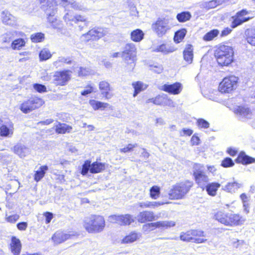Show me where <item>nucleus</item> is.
Wrapping results in <instances>:
<instances>
[{
  "instance_id": "nucleus-7",
  "label": "nucleus",
  "mask_w": 255,
  "mask_h": 255,
  "mask_svg": "<svg viewBox=\"0 0 255 255\" xmlns=\"http://www.w3.org/2000/svg\"><path fill=\"white\" fill-rule=\"evenodd\" d=\"M239 78L234 75L225 77L219 83L218 90L222 94L231 93L238 86Z\"/></svg>"
},
{
  "instance_id": "nucleus-8",
  "label": "nucleus",
  "mask_w": 255,
  "mask_h": 255,
  "mask_svg": "<svg viewBox=\"0 0 255 255\" xmlns=\"http://www.w3.org/2000/svg\"><path fill=\"white\" fill-rule=\"evenodd\" d=\"M44 104V100L37 96H31L23 101L19 106L20 110L24 114H28L40 108Z\"/></svg>"
},
{
  "instance_id": "nucleus-50",
  "label": "nucleus",
  "mask_w": 255,
  "mask_h": 255,
  "mask_svg": "<svg viewBox=\"0 0 255 255\" xmlns=\"http://www.w3.org/2000/svg\"><path fill=\"white\" fill-rule=\"evenodd\" d=\"M197 125L200 128H207L209 127V123L205 120L200 118L197 120Z\"/></svg>"
},
{
  "instance_id": "nucleus-37",
  "label": "nucleus",
  "mask_w": 255,
  "mask_h": 255,
  "mask_svg": "<svg viewBox=\"0 0 255 255\" xmlns=\"http://www.w3.org/2000/svg\"><path fill=\"white\" fill-rule=\"evenodd\" d=\"M149 191V196L152 199H157L160 196V188L157 185L152 186Z\"/></svg>"
},
{
  "instance_id": "nucleus-43",
  "label": "nucleus",
  "mask_w": 255,
  "mask_h": 255,
  "mask_svg": "<svg viewBox=\"0 0 255 255\" xmlns=\"http://www.w3.org/2000/svg\"><path fill=\"white\" fill-rule=\"evenodd\" d=\"M26 147L19 143H17L13 146V152L20 156H24L25 155V150Z\"/></svg>"
},
{
  "instance_id": "nucleus-39",
  "label": "nucleus",
  "mask_w": 255,
  "mask_h": 255,
  "mask_svg": "<svg viewBox=\"0 0 255 255\" xmlns=\"http://www.w3.org/2000/svg\"><path fill=\"white\" fill-rule=\"evenodd\" d=\"M246 34L247 42L251 45L255 46V29H248Z\"/></svg>"
},
{
  "instance_id": "nucleus-12",
  "label": "nucleus",
  "mask_w": 255,
  "mask_h": 255,
  "mask_svg": "<svg viewBox=\"0 0 255 255\" xmlns=\"http://www.w3.org/2000/svg\"><path fill=\"white\" fill-rule=\"evenodd\" d=\"M249 13V11L246 9H242L237 11L231 17V27L232 28H235L243 23L250 20L252 17L247 16Z\"/></svg>"
},
{
  "instance_id": "nucleus-24",
  "label": "nucleus",
  "mask_w": 255,
  "mask_h": 255,
  "mask_svg": "<svg viewBox=\"0 0 255 255\" xmlns=\"http://www.w3.org/2000/svg\"><path fill=\"white\" fill-rule=\"evenodd\" d=\"M170 101L167 96L164 95H158L154 98L148 99L146 101L147 103H152L156 105H165L168 101Z\"/></svg>"
},
{
  "instance_id": "nucleus-58",
  "label": "nucleus",
  "mask_w": 255,
  "mask_h": 255,
  "mask_svg": "<svg viewBox=\"0 0 255 255\" xmlns=\"http://www.w3.org/2000/svg\"><path fill=\"white\" fill-rule=\"evenodd\" d=\"M16 227L19 231H24L27 228L28 224L26 222H19L16 224Z\"/></svg>"
},
{
  "instance_id": "nucleus-61",
  "label": "nucleus",
  "mask_w": 255,
  "mask_h": 255,
  "mask_svg": "<svg viewBox=\"0 0 255 255\" xmlns=\"http://www.w3.org/2000/svg\"><path fill=\"white\" fill-rule=\"evenodd\" d=\"M226 152L227 153H228L230 155L232 156H235L238 153V150L233 147H229L227 149Z\"/></svg>"
},
{
  "instance_id": "nucleus-54",
  "label": "nucleus",
  "mask_w": 255,
  "mask_h": 255,
  "mask_svg": "<svg viewBox=\"0 0 255 255\" xmlns=\"http://www.w3.org/2000/svg\"><path fill=\"white\" fill-rule=\"evenodd\" d=\"M43 215L45 217V222L47 224H49L54 217L53 213L48 211L44 212Z\"/></svg>"
},
{
  "instance_id": "nucleus-11",
  "label": "nucleus",
  "mask_w": 255,
  "mask_h": 255,
  "mask_svg": "<svg viewBox=\"0 0 255 255\" xmlns=\"http://www.w3.org/2000/svg\"><path fill=\"white\" fill-rule=\"evenodd\" d=\"M71 71L69 70H63L55 72L53 75V83L56 86L66 85L71 79Z\"/></svg>"
},
{
  "instance_id": "nucleus-47",
  "label": "nucleus",
  "mask_w": 255,
  "mask_h": 255,
  "mask_svg": "<svg viewBox=\"0 0 255 255\" xmlns=\"http://www.w3.org/2000/svg\"><path fill=\"white\" fill-rule=\"evenodd\" d=\"M234 165V162L230 157L224 158L221 163V166L224 168L231 167Z\"/></svg>"
},
{
  "instance_id": "nucleus-4",
  "label": "nucleus",
  "mask_w": 255,
  "mask_h": 255,
  "mask_svg": "<svg viewBox=\"0 0 255 255\" xmlns=\"http://www.w3.org/2000/svg\"><path fill=\"white\" fill-rule=\"evenodd\" d=\"M106 226L104 217L100 215L92 214L83 221V226L89 233H97L102 232Z\"/></svg>"
},
{
  "instance_id": "nucleus-63",
  "label": "nucleus",
  "mask_w": 255,
  "mask_h": 255,
  "mask_svg": "<svg viewBox=\"0 0 255 255\" xmlns=\"http://www.w3.org/2000/svg\"><path fill=\"white\" fill-rule=\"evenodd\" d=\"M207 168L209 172L214 173L216 171V168L214 165H208Z\"/></svg>"
},
{
  "instance_id": "nucleus-6",
  "label": "nucleus",
  "mask_w": 255,
  "mask_h": 255,
  "mask_svg": "<svg viewBox=\"0 0 255 255\" xmlns=\"http://www.w3.org/2000/svg\"><path fill=\"white\" fill-rule=\"evenodd\" d=\"M180 240L186 242L201 244L207 241L204 232L198 229H192L182 232L179 236Z\"/></svg>"
},
{
  "instance_id": "nucleus-20",
  "label": "nucleus",
  "mask_w": 255,
  "mask_h": 255,
  "mask_svg": "<svg viewBox=\"0 0 255 255\" xmlns=\"http://www.w3.org/2000/svg\"><path fill=\"white\" fill-rule=\"evenodd\" d=\"M155 219L154 213L150 211H143L139 213L137 215V221L139 223H144L152 222Z\"/></svg>"
},
{
  "instance_id": "nucleus-57",
  "label": "nucleus",
  "mask_w": 255,
  "mask_h": 255,
  "mask_svg": "<svg viewBox=\"0 0 255 255\" xmlns=\"http://www.w3.org/2000/svg\"><path fill=\"white\" fill-rule=\"evenodd\" d=\"M150 69L155 73H161L163 70L162 66L161 65H150Z\"/></svg>"
},
{
  "instance_id": "nucleus-52",
  "label": "nucleus",
  "mask_w": 255,
  "mask_h": 255,
  "mask_svg": "<svg viewBox=\"0 0 255 255\" xmlns=\"http://www.w3.org/2000/svg\"><path fill=\"white\" fill-rule=\"evenodd\" d=\"M19 218V216L17 214H13L6 217L5 220L10 223H15Z\"/></svg>"
},
{
  "instance_id": "nucleus-3",
  "label": "nucleus",
  "mask_w": 255,
  "mask_h": 255,
  "mask_svg": "<svg viewBox=\"0 0 255 255\" xmlns=\"http://www.w3.org/2000/svg\"><path fill=\"white\" fill-rule=\"evenodd\" d=\"M194 186L190 180H185L173 185L168 194L170 200H180L184 198Z\"/></svg>"
},
{
  "instance_id": "nucleus-44",
  "label": "nucleus",
  "mask_w": 255,
  "mask_h": 255,
  "mask_svg": "<svg viewBox=\"0 0 255 255\" xmlns=\"http://www.w3.org/2000/svg\"><path fill=\"white\" fill-rule=\"evenodd\" d=\"M157 226V228L167 229L173 227L175 225V223L173 221H158L155 222Z\"/></svg>"
},
{
  "instance_id": "nucleus-34",
  "label": "nucleus",
  "mask_w": 255,
  "mask_h": 255,
  "mask_svg": "<svg viewBox=\"0 0 255 255\" xmlns=\"http://www.w3.org/2000/svg\"><path fill=\"white\" fill-rule=\"evenodd\" d=\"M89 104L94 110H98L99 109L104 110L109 106V104L107 103L102 102L94 100H90Z\"/></svg>"
},
{
  "instance_id": "nucleus-45",
  "label": "nucleus",
  "mask_w": 255,
  "mask_h": 255,
  "mask_svg": "<svg viewBox=\"0 0 255 255\" xmlns=\"http://www.w3.org/2000/svg\"><path fill=\"white\" fill-rule=\"evenodd\" d=\"M41 4H45V6L51 8L58 6L59 0H38Z\"/></svg>"
},
{
  "instance_id": "nucleus-42",
  "label": "nucleus",
  "mask_w": 255,
  "mask_h": 255,
  "mask_svg": "<svg viewBox=\"0 0 255 255\" xmlns=\"http://www.w3.org/2000/svg\"><path fill=\"white\" fill-rule=\"evenodd\" d=\"M25 45V42L23 38H17L14 40L11 44L13 50H20Z\"/></svg>"
},
{
  "instance_id": "nucleus-55",
  "label": "nucleus",
  "mask_w": 255,
  "mask_h": 255,
  "mask_svg": "<svg viewBox=\"0 0 255 255\" xmlns=\"http://www.w3.org/2000/svg\"><path fill=\"white\" fill-rule=\"evenodd\" d=\"M190 142L192 146L198 145L200 143V139L197 134L192 135L190 139Z\"/></svg>"
},
{
  "instance_id": "nucleus-21",
  "label": "nucleus",
  "mask_w": 255,
  "mask_h": 255,
  "mask_svg": "<svg viewBox=\"0 0 255 255\" xmlns=\"http://www.w3.org/2000/svg\"><path fill=\"white\" fill-rule=\"evenodd\" d=\"M235 162L243 165H248L255 163V158L247 155L245 152L242 151L238 154Z\"/></svg>"
},
{
  "instance_id": "nucleus-16",
  "label": "nucleus",
  "mask_w": 255,
  "mask_h": 255,
  "mask_svg": "<svg viewBox=\"0 0 255 255\" xmlns=\"http://www.w3.org/2000/svg\"><path fill=\"white\" fill-rule=\"evenodd\" d=\"M114 223L120 226H128L134 221L133 216L129 214L122 215H113L109 217Z\"/></svg>"
},
{
  "instance_id": "nucleus-9",
  "label": "nucleus",
  "mask_w": 255,
  "mask_h": 255,
  "mask_svg": "<svg viewBox=\"0 0 255 255\" xmlns=\"http://www.w3.org/2000/svg\"><path fill=\"white\" fill-rule=\"evenodd\" d=\"M203 167V165L198 163H194L193 165L192 175L196 184L199 187L204 190L209 179L205 172L202 170Z\"/></svg>"
},
{
  "instance_id": "nucleus-46",
  "label": "nucleus",
  "mask_w": 255,
  "mask_h": 255,
  "mask_svg": "<svg viewBox=\"0 0 255 255\" xmlns=\"http://www.w3.org/2000/svg\"><path fill=\"white\" fill-rule=\"evenodd\" d=\"M91 168V161L89 160H86L84 161L83 164L82 166V169L80 171L81 174L82 175H85L90 171V168Z\"/></svg>"
},
{
  "instance_id": "nucleus-29",
  "label": "nucleus",
  "mask_w": 255,
  "mask_h": 255,
  "mask_svg": "<svg viewBox=\"0 0 255 255\" xmlns=\"http://www.w3.org/2000/svg\"><path fill=\"white\" fill-rule=\"evenodd\" d=\"M48 170V167L46 165L41 166L39 169L36 171L33 175L34 180L36 182L40 181L45 176L46 172Z\"/></svg>"
},
{
  "instance_id": "nucleus-5",
  "label": "nucleus",
  "mask_w": 255,
  "mask_h": 255,
  "mask_svg": "<svg viewBox=\"0 0 255 255\" xmlns=\"http://www.w3.org/2000/svg\"><path fill=\"white\" fill-rule=\"evenodd\" d=\"M121 55L124 67L128 71H133L137 60L136 48L134 44L131 43L126 44Z\"/></svg>"
},
{
  "instance_id": "nucleus-32",
  "label": "nucleus",
  "mask_w": 255,
  "mask_h": 255,
  "mask_svg": "<svg viewBox=\"0 0 255 255\" xmlns=\"http://www.w3.org/2000/svg\"><path fill=\"white\" fill-rule=\"evenodd\" d=\"M219 30L217 29H213L207 32L202 37L205 41H211L213 40L219 34Z\"/></svg>"
},
{
  "instance_id": "nucleus-18",
  "label": "nucleus",
  "mask_w": 255,
  "mask_h": 255,
  "mask_svg": "<svg viewBox=\"0 0 255 255\" xmlns=\"http://www.w3.org/2000/svg\"><path fill=\"white\" fill-rule=\"evenodd\" d=\"M99 89L104 99L109 100L113 96L112 87L108 81L103 80L100 82L99 83Z\"/></svg>"
},
{
  "instance_id": "nucleus-60",
  "label": "nucleus",
  "mask_w": 255,
  "mask_h": 255,
  "mask_svg": "<svg viewBox=\"0 0 255 255\" xmlns=\"http://www.w3.org/2000/svg\"><path fill=\"white\" fill-rule=\"evenodd\" d=\"M181 131L182 132V134L181 133V136L187 135L189 136L191 135L193 132L192 129L189 128H183Z\"/></svg>"
},
{
  "instance_id": "nucleus-36",
  "label": "nucleus",
  "mask_w": 255,
  "mask_h": 255,
  "mask_svg": "<svg viewBox=\"0 0 255 255\" xmlns=\"http://www.w3.org/2000/svg\"><path fill=\"white\" fill-rule=\"evenodd\" d=\"M234 113L236 115H239L244 117H247L251 114V111L248 107L244 106H239L234 110Z\"/></svg>"
},
{
  "instance_id": "nucleus-33",
  "label": "nucleus",
  "mask_w": 255,
  "mask_h": 255,
  "mask_svg": "<svg viewBox=\"0 0 255 255\" xmlns=\"http://www.w3.org/2000/svg\"><path fill=\"white\" fill-rule=\"evenodd\" d=\"M132 86L134 89L133 97H136L137 94L146 88V86L141 81H136L132 83Z\"/></svg>"
},
{
  "instance_id": "nucleus-40",
  "label": "nucleus",
  "mask_w": 255,
  "mask_h": 255,
  "mask_svg": "<svg viewBox=\"0 0 255 255\" xmlns=\"http://www.w3.org/2000/svg\"><path fill=\"white\" fill-rule=\"evenodd\" d=\"M52 57V54L48 49L43 48L39 53V58L40 61H46Z\"/></svg>"
},
{
  "instance_id": "nucleus-2",
  "label": "nucleus",
  "mask_w": 255,
  "mask_h": 255,
  "mask_svg": "<svg viewBox=\"0 0 255 255\" xmlns=\"http://www.w3.org/2000/svg\"><path fill=\"white\" fill-rule=\"evenodd\" d=\"M214 56L219 66L229 67L235 61V52L232 46L220 44L214 50Z\"/></svg>"
},
{
  "instance_id": "nucleus-31",
  "label": "nucleus",
  "mask_w": 255,
  "mask_h": 255,
  "mask_svg": "<svg viewBox=\"0 0 255 255\" xmlns=\"http://www.w3.org/2000/svg\"><path fill=\"white\" fill-rule=\"evenodd\" d=\"M144 35V34L141 29H136L131 32L130 39L134 42H139L143 39Z\"/></svg>"
},
{
  "instance_id": "nucleus-22",
  "label": "nucleus",
  "mask_w": 255,
  "mask_h": 255,
  "mask_svg": "<svg viewBox=\"0 0 255 255\" xmlns=\"http://www.w3.org/2000/svg\"><path fill=\"white\" fill-rule=\"evenodd\" d=\"M55 132L58 134H64L71 132L73 128L72 126L65 123L58 122L54 127Z\"/></svg>"
},
{
  "instance_id": "nucleus-25",
  "label": "nucleus",
  "mask_w": 255,
  "mask_h": 255,
  "mask_svg": "<svg viewBox=\"0 0 255 255\" xmlns=\"http://www.w3.org/2000/svg\"><path fill=\"white\" fill-rule=\"evenodd\" d=\"M106 169V164L97 161L91 163L90 172L92 174H96L103 172Z\"/></svg>"
},
{
  "instance_id": "nucleus-14",
  "label": "nucleus",
  "mask_w": 255,
  "mask_h": 255,
  "mask_svg": "<svg viewBox=\"0 0 255 255\" xmlns=\"http://www.w3.org/2000/svg\"><path fill=\"white\" fill-rule=\"evenodd\" d=\"M77 235V233L75 231L66 233L63 230H58L52 235L51 240L55 244L58 245Z\"/></svg>"
},
{
  "instance_id": "nucleus-13",
  "label": "nucleus",
  "mask_w": 255,
  "mask_h": 255,
  "mask_svg": "<svg viewBox=\"0 0 255 255\" xmlns=\"http://www.w3.org/2000/svg\"><path fill=\"white\" fill-rule=\"evenodd\" d=\"M105 36V32L102 28L95 27L82 35V41L87 43L90 41H97Z\"/></svg>"
},
{
  "instance_id": "nucleus-56",
  "label": "nucleus",
  "mask_w": 255,
  "mask_h": 255,
  "mask_svg": "<svg viewBox=\"0 0 255 255\" xmlns=\"http://www.w3.org/2000/svg\"><path fill=\"white\" fill-rule=\"evenodd\" d=\"M164 204L163 202H148L146 203V208H155Z\"/></svg>"
},
{
  "instance_id": "nucleus-64",
  "label": "nucleus",
  "mask_w": 255,
  "mask_h": 255,
  "mask_svg": "<svg viewBox=\"0 0 255 255\" xmlns=\"http://www.w3.org/2000/svg\"><path fill=\"white\" fill-rule=\"evenodd\" d=\"M138 207L140 208H146V203L140 202L138 204Z\"/></svg>"
},
{
  "instance_id": "nucleus-17",
  "label": "nucleus",
  "mask_w": 255,
  "mask_h": 255,
  "mask_svg": "<svg viewBox=\"0 0 255 255\" xmlns=\"http://www.w3.org/2000/svg\"><path fill=\"white\" fill-rule=\"evenodd\" d=\"M183 90L182 84L180 82H175L172 84H164L161 88V90L165 92L170 95H176L179 94Z\"/></svg>"
},
{
  "instance_id": "nucleus-26",
  "label": "nucleus",
  "mask_w": 255,
  "mask_h": 255,
  "mask_svg": "<svg viewBox=\"0 0 255 255\" xmlns=\"http://www.w3.org/2000/svg\"><path fill=\"white\" fill-rule=\"evenodd\" d=\"M139 238L138 234L135 232H131L125 236L121 241V243L124 244L132 243Z\"/></svg>"
},
{
  "instance_id": "nucleus-38",
  "label": "nucleus",
  "mask_w": 255,
  "mask_h": 255,
  "mask_svg": "<svg viewBox=\"0 0 255 255\" xmlns=\"http://www.w3.org/2000/svg\"><path fill=\"white\" fill-rule=\"evenodd\" d=\"M191 18V13L189 11H182L176 15V18L179 22H185Z\"/></svg>"
},
{
  "instance_id": "nucleus-19",
  "label": "nucleus",
  "mask_w": 255,
  "mask_h": 255,
  "mask_svg": "<svg viewBox=\"0 0 255 255\" xmlns=\"http://www.w3.org/2000/svg\"><path fill=\"white\" fill-rule=\"evenodd\" d=\"M9 249L13 255H19L22 249L20 240L15 236H12Z\"/></svg>"
},
{
  "instance_id": "nucleus-49",
  "label": "nucleus",
  "mask_w": 255,
  "mask_h": 255,
  "mask_svg": "<svg viewBox=\"0 0 255 255\" xmlns=\"http://www.w3.org/2000/svg\"><path fill=\"white\" fill-rule=\"evenodd\" d=\"M137 146L136 144L129 143L124 147L121 148L120 151L121 153H126L128 152H131L133 150L134 148Z\"/></svg>"
},
{
  "instance_id": "nucleus-15",
  "label": "nucleus",
  "mask_w": 255,
  "mask_h": 255,
  "mask_svg": "<svg viewBox=\"0 0 255 255\" xmlns=\"http://www.w3.org/2000/svg\"><path fill=\"white\" fill-rule=\"evenodd\" d=\"M14 124L11 120L3 122L0 118V138L11 137L14 132Z\"/></svg>"
},
{
  "instance_id": "nucleus-51",
  "label": "nucleus",
  "mask_w": 255,
  "mask_h": 255,
  "mask_svg": "<svg viewBox=\"0 0 255 255\" xmlns=\"http://www.w3.org/2000/svg\"><path fill=\"white\" fill-rule=\"evenodd\" d=\"M33 87L37 92L41 93L46 92L47 89L45 86L40 84H34Z\"/></svg>"
},
{
  "instance_id": "nucleus-30",
  "label": "nucleus",
  "mask_w": 255,
  "mask_h": 255,
  "mask_svg": "<svg viewBox=\"0 0 255 255\" xmlns=\"http://www.w3.org/2000/svg\"><path fill=\"white\" fill-rule=\"evenodd\" d=\"M69 14L68 13H66L64 16V19L65 21H72L75 23H77L78 22H84V23H88V18L87 17L83 14H77L75 15L71 19L69 18Z\"/></svg>"
},
{
  "instance_id": "nucleus-10",
  "label": "nucleus",
  "mask_w": 255,
  "mask_h": 255,
  "mask_svg": "<svg viewBox=\"0 0 255 255\" xmlns=\"http://www.w3.org/2000/svg\"><path fill=\"white\" fill-rule=\"evenodd\" d=\"M151 28L158 37H162L171 28L170 19L166 17H158L152 23Z\"/></svg>"
},
{
  "instance_id": "nucleus-41",
  "label": "nucleus",
  "mask_w": 255,
  "mask_h": 255,
  "mask_svg": "<svg viewBox=\"0 0 255 255\" xmlns=\"http://www.w3.org/2000/svg\"><path fill=\"white\" fill-rule=\"evenodd\" d=\"M30 39L33 43H39L43 41L45 39V34L42 32H36L32 34Z\"/></svg>"
},
{
  "instance_id": "nucleus-35",
  "label": "nucleus",
  "mask_w": 255,
  "mask_h": 255,
  "mask_svg": "<svg viewBox=\"0 0 255 255\" xmlns=\"http://www.w3.org/2000/svg\"><path fill=\"white\" fill-rule=\"evenodd\" d=\"M187 33V30L186 28H183L179 29L175 32L174 35V41L176 43L181 42L184 38Z\"/></svg>"
},
{
  "instance_id": "nucleus-27",
  "label": "nucleus",
  "mask_w": 255,
  "mask_h": 255,
  "mask_svg": "<svg viewBox=\"0 0 255 255\" xmlns=\"http://www.w3.org/2000/svg\"><path fill=\"white\" fill-rule=\"evenodd\" d=\"M242 187V184L238 181L229 182L225 186L223 190L227 192L233 193Z\"/></svg>"
},
{
  "instance_id": "nucleus-28",
  "label": "nucleus",
  "mask_w": 255,
  "mask_h": 255,
  "mask_svg": "<svg viewBox=\"0 0 255 255\" xmlns=\"http://www.w3.org/2000/svg\"><path fill=\"white\" fill-rule=\"evenodd\" d=\"M220 186V184L217 182L208 183L206 186L205 187V189H206L208 195L214 196L216 195L217 191Z\"/></svg>"
},
{
  "instance_id": "nucleus-23",
  "label": "nucleus",
  "mask_w": 255,
  "mask_h": 255,
  "mask_svg": "<svg viewBox=\"0 0 255 255\" xmlns=\"http://www.w3.org/2000/svg\"><path fill=\"white\" fill-rule=\"evenodd\" d=\"M193 47L191 44L186 45L183 51V56L184 60L187 63L190 64L193 62Z\"/></svg>"
},
{
  "instance_id": "nucleus-62",
  "label": "nucleus",
  "mask_w": 255,
  "mask_h": 255,
  "mask_svg": "<svg viewBox=\"0 0 255 255\" xmlns=\"http://www.w3.org/2000/svg\"><path fill=\"white\" fill-rule=\"evenodd\" d=\"M240 197L242 202L243 203V204H247V202L248 201V197L246 193H242L240 195Z\"/></svg>"
},
{
  "instance_id": "nucleus-59",
  "label": "nucleus",
  "mask_w": 255,
  "mask_h": 255,
  "mask_svg": "<svg viewBox=\"0 0 255 255\" xmlns=\"http://www.w3.org/2000/svg\"><path fill=\"white\" fill-rule=\"evenodd\" d=\"M232 29L231 27H225L224 28L221 32L220 36L221 37H225L227 35H228L229 34H230L232 31Z\"/></svg>"
},
{
  "instance_id": "nucleus-1",
  "label": "nucleus",
  "mask_w": 255,
  "mask_h": 255,
  "mask_svg": "<svg viewBox=\"0 0 255 255\" xmlns=\"http://www.w3.org/2000/svg\"><path fill=\"white\" fill-rule=\"evenodd\" d=\"M213 217L219 223L230 227L241 226L245 221V219L240 214L230 213L225 208L216 210Z\"/></svg>"
},
{
  "instance_id": "nucleus-48",
  "label": "nucleus",
  "mask_w": 255,
  "mask_h": 255,
  "mask_svg": "<svg viewBox=\"0 0 255 255\" xmlns=\"http://www.w3.org/2000/svg\"><path fill=\"white\" fill-rule=\"evenodd\" d=\"M94 92V88L92 84L87 85L85 89L81 91V95L83 96H86L88 95L91 94Z\"/></svg>"
},
{
  "instance_id": "nucleus-53",
  "label": "nucleus",
  "mask_w": 255,
  "mask_h": 255,
  "mask_svg": "<svg viewBox=\"0 0 255 255\" xmlns=\"http://www.w3.org/2000/svg\"><path fill=\"white\" fill-rule=\"evenodd\" d=\"M156 51L161 52L166 54L171 52V50H169L167 48L166 45L165 44H162L157 46L156 48Z\"/></svg>"
}]
</instances>
